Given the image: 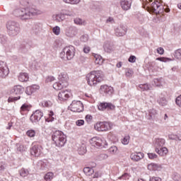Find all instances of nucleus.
<instances>
[{
  "label": "nucleus",
  "instance_id": "nucleus-1",
  "mask_svg": "<svg viewBox=\"0 0 181 181\" xmlns=\"http://www.w3.org/2000/svg\"><path fill=\"white\" fill-rule=\"evenodd\" d=\"M43 11L36 8L35 7H17L13 11V15L16 18H19L21 21H29L33 16L42 15Z\"/></svg>",
  "mask_w": 181,
  "mask_h": 181
},
{
  "label": "nucleus",
  "instance_id": "nucleus-2",
  "mask_svg": "<svg viewBox=\"0 0 181 181\" xmlns=\"http://www.w3.org/2000/svg\"><path fill=\"white\" fill-rule=\"evenodd\" d=\"M88 86L95 87L101 81H104V72L103 71H93L86 75Z\"/></svg>",
  "mask_w": 181,
  "mask_h": 181
},
{
  "label": "nucleus",
  "instance_id": "nucleus-3",
  "mask_svg": "<svg viewBox=\"0 0 181 181\" xmlns=\"http://www.w3.org/2000/svg\"><path fill=\"white\" fill-rule=\"evenodd\" d=\"M143 2V8L148 10V12H153L158 15V13H162L163 12V6L157 1H154L153 3L152 0H141Z\"/></svg>",
  "mask_w": 181,
  "mask_h": 181
},
{
  "label": "nucleus",
  "instance_id": "nucleus-4",
  "mask_svg": "<svg viewBox=\"0 0 181 181\" xmlns=\"http://www.w3.org/2000/svg\"><path fill=\"white\" fill-rule=\"evenodd\" d=\"M8 34L11 37H15L21 33V25L16 21H8L6 23Z\"/></svg>",
  "mask_w": 181,
  "mask_h": 181
},
{
  "label": "nucleus",
  "instance_id": "nucleus-5",
  "mask_svg": "<svg viewBox=\"0 0 181 181\" xmlns=\"http://www.w3.org/2000/svg\"><path fill=\"white\" fill-rule=\"evenodd\" d=\"M52 141L54 142L56 146L59 148L64 146L66 144V135L62 131H56L52 134Z\"/></svg>",
  "mask_w": 181,
  "mask_h": 181
},
{
  "label": "nucleus",
  "instance_id": "nucleus-6",
  "mask_svg": "<svg viewBox=\"0 0 181 181\" xmlns=\"http://www.w3.org/2000/svg\"><path fill=\"white\" fill-rule=\"evenodd\" d=\"M74 54H76V49L72 45H69L62 49L59 56L63 60H71L74 57Z\"/></svg>",
  "mask_w": 181,
  "mask_h": 181
},
{
  "label": "nucleus",
  "instance_id": "nucleus-7",
  "mask_svg": "<svg viewBox=\"0 0 181 181\" xmlns=\"http://www.w3.org/2000/svg\"><path fill=\"white\" fill-rule=\"evenodd\" d=\"M25 91V88L22 87L21 85H17L13 87L12 89V93L14 97H9L8 99V103H15V101H18V100H21V95L23 94Z\"/></svg>",
  "mask_w": 181,
  "mask_h": 181
},
{
  "label": "nucleus",
  "instance_id": "nucleus-8",
  "mask_svg": "<svg viewBox=\"0 0 181 181\" xmlns=\"http://www.w3.org/2000/svg\"><path fill=\"white\" fill-rule=\"evenodd\" d=\"M62 28H64L65 36L66 37H76L78 33V29L73 25H69V23H64Z\"/></svg>",
  "mask_w": 181,
  "mask_h": 181
},
{
  "label": "nucleus",
  "instance_id": "nucleus-9",
  "mask_svg": "<svg viewBox=\"0 0 181 181\" xmlns=\"http://www.w3.org/2000/svg\"><path fill=\"white\" fill-rule=\"evenodd\" d=\"M90 144L92 146H94L95 148H107V146H108L107 141H105L104 138L98 136L93 137L90 140Z\"/></svg>",
  "mask_w": 181,
  "mask_h": 181
},
{
  "label": "nucleus",
  "instance_id": "nucleus-10",
  "mask_svg": "<svg viewBox=\"0 0 181 181\" xmlns=\"http://www.w3.org/2000/svg\"><path fill=\"white\" fill-rule=\"evenodd\" d=\"M94 128L100 132L110 131L112 128V124L108 122H98L95 124Z\"/></svg>",
  "mask_w": 181,
  "mask_h": 181
},
{
  "label": "nucleus",
  "instance_id": "nucleus-11",
  "mask_svg": "<svg viewBox=\"0 0 181 181\" xmlns=\"http://www.w3.org/2000/svg\"><path fill=\"white\" fill-rule=\"evenodd\" d=\"M69 110L73 112H81L84 110V107L81 101L74 100L69 106Z\"/></svg>",
  "mask_w": 181,
  "mask_h": 181
},
{
  "label": "nucleus",
  "instance_id": "nucleus-12",
  "mask_svg": "<svg viewBox=\"0 0 181 181\" xmlns=\"http://www.w3.org/2000/svg\"><path fill=\"white\" fill-rule=\"evenodd\" d=\"M9 74V69L4 62H0V77L1 78H6Z\"/></svg>",
  "mask_w": 181,
  "mask_h": 181
},
{
  "label": "nucleus",
  "instance_id": "nucleus-13",
  "mask_svg": "<svg viewBox=\"0 0 181 181\" xmlns=\"http://www.w3.org/2000/svg\"><path fill=\"white\" fill-rule=\"evenodd\" d=\"M100 93L105 94V95H111L114 93V88L108 85H102L100 88Z\"/></svg>",
  "mask_w": 181,
  "mask_h": 181
},
{
  "label": "nucleus",
  "instance_id": "nucleus-14",
  "mask_svg": "<svg viewBox=\"0 0 181 181\" xmlns=\"http://www.w3.org/2000/svg\"><path fill=\"white\" fill-rule=\"evenodd\" d=\"M127 27H125V25H120L115 29V35L117 36V37H121L127 35Z\"/></svg>",
  "mask_w": 181,
  "mask_h": 181
},
{
  "label": "nucleus",
  "instance_id": "nucleus-15",
  "mask_svg": "<svg viewBox=\"0 0 181 181\" xmlns=\"http://www.w3.org/2000/svg\"><path fill=\"white\" fill-rule=\"evenodd\" d=\"M43 117V112L40 110H35V112L30 116V119L31 122L36 123L39 122Z\"/></svg>",
  "mask_w": 181,
  "mask_h": 181
},
{
  "label": "nucleus",
  "instance_id": "nucleus-16",
  "mask_svg": "<svg viewBox=\"0 0 181 181\" xmlns=\"http://www.w3.org/2000/svg\"><path fill=\"white\" fill-rule=\"evenodd\" d=\"M70 97H71V92L67 90H61L58 93V100H59V101H66Z\"/></svg>",
  "mask_w": 181,
  "mask_h": 181
},
{
  "label": "nucleus",
  "instance_id": "nucleus-17",
  "mask_svg": "<svg viewBox=\"0 0 181 181\" xmlns=\"http://www.w3.org/2000/svg\"><path fill=\"white\" fill-rule=\"evenodd\" d=\"M98 108L99 111H104V110H115V105H112V103H102L98 105Z\"/></svg>",
  "mask_w": 181,
  "mask_h": 181
},
{
  "label": "nucleus",
  "instance_id": "nucleus-18",
  "mask_svg": "<svg viewBox=\"0 0 181 181\" xmlns=\"http://www.w3.org/2000/svg\"><path fill=\"white\" fill-rule=\"evenodd\" d=\"M145 156V154L141 152L138 153H132L130 155V159L132 160H134V162H139L141 159H144V157Z\"/></svg>",
  "mask_w": 181,
  "mask_h": 181
},
{
  "label": "nucleus",
  "instance_id": "nucleus-19",
  "mask_svg": "<svg viewBox=\"0 0 181 181\" xmlns=\"http://www.w3.org/2000/svg\"><path fill=\"white\" fill-rule=\"evenodd\" d=\"M30 153L33 156H40L42 153V146L39 145L33 146L30 149Z\"/></svg>",
  "mask_w": 181,
  "mask_h": 181
},
{
  "label": "nucleus",
  "instance_id": "nucleus-20",
  "mask_svg": "<svg viewBox=\"0 0 181 181\" xmlns=\"http://www.w3.org/2000/svg\"><path fill=\"white\" fill-rule=\"evenodd\" d=\"M148 66L151 70L153 71H159L163 69V65L162 64H158L156 62H148Z\"/></svg>",
  "mask_w": 181,
  "mask_h": 181
},
{
  "label": "nucleus",
  "instance_id": "nucleus-21",
  "mask_svg": "<svg viewBox=\"0 0 181 181\" xmlns=\"http://www.w3.org/2000/svg\"><path fill=\"white\" fill-rule=\"evenodd\" d=\"M40 89V86L39 85H33L31 86H28L25 89V94L27 95H32L33 93L37 91V90Z\"/></svg>",
  "mask_w": 181,
  "mask_h": 181
},
{
  "label": "nucleus",
  "instance_id": "nucleus-22",
  "mask_svg": "<svg viewBox=\"0 0 181 181\" xmlns=\"http://www.w3.org/2000/svg\"><path fill=\"white\" fill-rule=\"evenodd\" d=\"M132 0H121L120 6L124 11H128L131 8Z\"/></svg>",
  "mask_w": 181,
  "mask_h": 181
},
{
  "label": "nucleus",
  "instance_id": "nucleus-23",
  "mask_svg": "<svg viewBox=\"0 0 181 181\" xmlns=\"http://www.w3.org/2000/svg\"><path fill=\"white\" fill-rule=\"evenodd\" d=\"M58 79L60 83H64L66 86H69V76L67 75V74L64 72L61 73L58 76Z\"/></svg>",
  "mask_w": 181,
  "mask_h": 181
},
{
  "label": "nucleus",
  "instance_id": "nucleus-24",
  "mask_svg": "<svg viewBox=\"0 0 181 181\" xmlns=\"http://www.w3.org/2000/svg\"><path fill=\"white\" fill-rule=\"evenodd\" d=\"M157 103L159 104L161 107H166L168 105V100L166 99V97L163 95V94H160L157 98Z\"/></svg>",
  "mask_w": 181,
  "mask_h": 181
},
{
  "label": "nucleus",
  "instance_id": "nucleus-25",
  "mask_svg": "<svg viewBox=\"0 0 181 181\" xmlns=\"http://www.w3.org/2000/svg\"><path fill=\"white\" fill-rule=\"evenodd\" d=\"M147 169L148 170H159L162 169V166H160V165H159V164H156L155 163H151L148 165Z\"/></svg>",
  "mask_w": 181,
  "mask_h": 181
},
{
  "label": "nucleus",
  "instance_id": "nucleus-26",
  "mask_svg": "<svg viewBox=\"0 0 181 181\" xmlns=\"http://www.w3.org/2000/svg\"><path fill=\"white\" fill-rule=\"evenodd\" d=\"M96 164L93 163L92 165V168L90 167H86L83 168V172L85 174L87 175V176H91L94 173V169L93 168H95Z\"/></svg>",
  "mask_w": 181,
  "mask_h": 181
},
{
  "label": "nucleus",
  "instance_id": "nucleus-27",
  "mask_svg": "<svg viewBox=\"0 0 181 181\" xmlns=\"http://www.w3.org/2000/svg\"><path fill=\"white\" fill-rule=\"evenodd\" d=\"M64 13H63V11H62L61 13L54 15L53 16V18L57 21V22H63V21H64V19H66L64 18Z\"/></svg>",
  "mask_w": 181,
  "mask_h": 181
},
{
  "label": "nucleus",
  "instance_id": "nucleus-28",
  "mask_svg": "<svg viewBox=\"0 0 181 181\" xmlns=\"http://www.w3.org/2000/svg\"><path fill=\"white\" fill-rule=\"evenodd\" d=\"M103 48L105 52H107V53H111L112 52H114V45L110 42L105 43Z\"/></svg>",
  "mask_w": 181,
  "mask_h": 181
},
{
  "label": "nucleus",
  "instance_id": "nucleus-29",
  "mask_svg": "<svg viewBox=\"0 0 181 181\" xmlns=\"http://www.w3.org/2000/svg\"><path fill=\"white\" fill-rule=\"evenodd\" d=\"M18 80L21 81V83H24L25 81H28L29 80V74L28 73H20L18 75Z\"/></svg>",
  "mask_w": 181,
  "mask_h": 181
},
{
  "label": "nucleus",
  "instance_id": "nucleus-30",
  "mask_svg": "<svg viewBox=\"0 0 181 181\" xmlns=\"http://www.w3.org/2000/svg\"><path fill=\"white\" fill-rule=\"evenodd\" d=\"M165 145V139H156L154 143V146L156 149L159 148Z\"/></svg>",
  "mask_w": 181,
  "mask_h": 181
},
{
  "label": "nucleus",
  "instance_id": "nucleus-31",
  "mask_svg": "<svg viewBox=\"0 0 181 181\" xmlns=\"http://www.w3.org/2000/svg\"><path fill=\"white\" fill-rule=\"evenodd\" d=\"M156 152L160 155V156H166L168 154V148L166 147H163L161 148H156Z\"/></svg>",
  "mask_w": 181,
  "mask_h": 181
},
{
  "label": "nucleus",
  "instance_id": "nucleus-32",
  "mask_svg": "<svg viewBox=\"0 0 181 181\" xmlns=\"http://www.w3.org/2000/svg\"><path fill=\"white\" fill-rule=\"evenodd\" d=\"M62 12L64 13V15L65 16H69V18H76V16H77L76 12L71 10L64 9V10H62Z\"/></svg>",
  "mask_w": 181,
  "mask_h": 181
},
{
  "label": "nucleus",
  "instance_id": "nucleus-33",
  "mask_svg": "<svg viewBox=\"0 0 181 181\" xmlns=\"http://www.w3.org/2000/svg\"><path fill=\"white\" fill-rule=\"evenodd\" d=\"M64 87H67L66 85H64V83H62L60 81L53 84V88H54V90H62V88H64Z\"/></svg>",
  "mask_w": 181,
  "mask_h": 181
},
{
  "label": "nucleus",
  "instance_id": "nucleus-34",
  "mask_svg": "<svg viewBox=\"0 0 181 181\" xmlns=\"http://www.w3.org/2000/svg\"><path fill=\"white\" fill-rule=\"evenodd\" d=\"M54 178V173L53 172H48L44 176V179L45 181H52Z\"/></svg>",
  "mask_w": 181,
  "mask_h": 181
},
{
  "label": "nucleus",
  "instance_id": "nucleus-35",
  "mask_svg": "<svg viewBox=\"0 0 181 181\" xmlns=\"http://www.w3.org/2000/svg\"><path fill=\"white\" fill-rule=\"evenodd\" d=\"M74 23H75V25H78L79 26H84L86 25V21L80 18H76L74 19Z\"/></svg>",
  "mask_w": 181,
  "mask_h": 181
},
{
  "label": "nucleus",
  "instance_id": "nucleus-36",
  "mask_svg": "<svg viewBox=\"0 0 181 181\" xmlns=\"http://www.w3.org/2000/svg\"><path fill=\"white\" fill-rule=\"evenodd\" d=\"M94 57L95 64H103V63H104V59L100 55L95 54Z\"/></svg>",
  "mask_w": 181,
  "mask_h": 181
},
{
  "label": "nucleus",
  "instance_id": "nucleus-37",
  "mask_svg": "<svg viewBox=\"0 0 181 181\" xmlns=\"http://www.w3.org/2000/svg\"><path fill=\"white\" fill-rule=\"evenodd\" d=\"M64 4H68L69 5H78L81 0H62Z\"/></svg>",
  "mask_w": 181,
  "mask_h": 181
},
{
  "label": "nucleus",
  "instance_id": "nucleus-38",
  "mask_svg": "<svg viewBox=\"0 0 181 181\" xmlns=\"http://www.w3.org/2000/svg\"><path fill=\"white\" fill-rule=\"evenodd\" d=\"M86 152H87V147L86 146V144H82L81 146L78 148L79 155H84Z\"/></svg>",
  "mask_w": 181,
  "mask_h": 181
},
{
  "label": "nucleus",
  "instance_id": "nucleus-39",
  "mask_svg": "<svg viewBox=\"0 0 181 181\" xmlns=\"http://www.w3.org/2000/svg\"><path fill=\"white\" fill-rule=\"evenodd\" d=\"M33 30L35 35H38V33H40V32H42V24H36L33 28Z\"/></svg>",
  "mask_w": 181,
  "mask_h": 181
},
{
  "label": "nucleus",
  "instance_id": "nucleus-40",
  "mask_svg": "<svg viewBox=\"0 0 181 181\" xmlns=\"http://www.w3.org/2000/svg\"><path fill=\"white\" fill-rule=\"evenodd\" d=\"M162 78H154L153 79V84L156 87H162Z\"/></svg>",
  "mask_w": 181,
  "mask_h": 181
},
{
  "label": "nucleus",
  "instance_id": "nucleus-41",
  "mask_svg": "<svg viewBox=\"0 0 181 181\" xmlns=\"http://www.w3.org/2000/svg\"><path fill=\"white\" fill-rule=\"evenodd\" d=\"M29 106L26 104H23L21 107V110H20V112L22 115H23V112H25V111H29Z\"/></svg>",
  "mask_w": 181,
  "mask_h": 181
},
{
  "label": "nucleus",
  "instance_id": "nucleus-42",
  "mask_svg": "<svg viewBox=\"0 0 181 181\" xmlns=\"http://www.w3.org/2000/svg\"><path fill=\"white\" fill-rule=\"evenodd\" d=\"M60 30L61 29L59 25H56L52 28V33H54V35H55L56 36H59V35H60Z\"/></svg>",
  "mask_w": 181,
  "mask_h": 181
},
{
  "label": "nucleus",
  "instance_id": "nucleus-43",
  "mask_svg": "<svg viewBox=\"0 0 181 181\" xmlns=\"http://www.w3.org/2000/svg\"><path fill=\"white\" fill-rule=\"evenodd\" d=\"M131 139V137L127 135V136H125L122 139V144L123 145H128V144H129V141Z\"/></svg>",
  "mask_w": 181,
  "mask_h": 181
},
{
  "label": "nucleus",
  "instance_id": "nucleus-44",
  "mask_svg": "<svg viewBox=\"0 0 181 181\" xmlns=\"http://www.w3.org/2000/svg\"><path fill=\"white\" fill-rule=\"evenodd\" d=\"M139 88L143 91H148V90H151V87L148 84H141L139 86Z\"/></svg>",
  "mask_w": 181,
  "mask_h": 181
},
{
  "label": "nucleus",
  "instance_id": "nucleus-45",
  "mask_svg": "<svg viewBox=\"0 0 181 181\" xmlns=\"http://www.w3.org/2000/svg\"><path fill=\"white\" fill-rule=\"evenodd\" d=\"M148 115L151 118H153V117L158 115V112L155 109H151L148 111Z\"/></svg>",
  "mask_w": 181,
  "mask_h": 181
},
{
  "label": "nucleus",
  "instance_id": "nucleus-46",
  "mask_svg": "<svg viewBox=\"0 0 181 181\" xmlns=\"http://www.w3.org/2000/svg\"><path fill=\"white\" fill-rule=\"evenodd\" d=\"M20 175L23 177H26V176H28V175H29V171L25 168H23L20 170Z\"/></svg>",
  "mask_w": 181,
  "mask_h": 181
},
{
  "label": "nucleus",
  "instance_id": "nucleus-47",
  "mask_svg": "<svg viewBox=\"0 0 181 181\" xmlns=\"http://www.w3.org/2000/svg\"><path fill=\"white\" fill-rule=\"evenodd\" d=\"M6 42H8V37L0 35V43H1V45H5Z\"/></svg>",
  "mask_w": 181,
  "mask_h": 181
},
{
  "label": "nucleus",
  "instance_id": "nucleus-48",
  "mask_svg": "<svg viewBox=\"0 0 181 181\" xmlns=\"http://www.w3.org/2000/svg\"><path fill=\"white\" fill-rule=\"evenodd\" d=\"M110 153H112V155H115L117 152H118V148L117 146H113L109 148Z\"/></svg>",
  "mask_w": 181,
  "mask_h": 181
},
{
  "label": "nucleus",
  "instance_id": "nucleus-49",
  "mask_svg": "<svg viewBox=\"0 0 181 181\" xmlns=\"http://www.w3.org/2000/svg\"><path fill=\"white\" fill-rule=\"evenodd\" d=\"M174 56H175V59L180 60L181 59V49H177L175 52Z\"/></svg>",
  "mask_w": 181,
  "mask_h": 181
},
{
  "label": "nucleus",
  "instance_id": "nucleus-50",
  "mask_svg": "<svg viewBox=\"0 0 181 181\" xmlns=\"http://www.w3.org/2000/svg\"><path fill=\"white\" fill-rule=\"evenodd\" d=\"M40 105L42 107H50L52 105V103L47 100H43Z\"/></svg>",
  "mask_w": 181,
  "mask_h": 181
},
{
  "label": "nucleus",
  "instance_id": "nucleus-51",
  "mask_svg": "<svg viewBox=\"0 0 181 181\" xmlns=\"http://www.w3.org/2000/svg\"><path fill=\"white\" fill-rule=\"evenodd\" d=\"M27 135L30 138H33L35 135H36V132H35V130H28L27 132Z\"/></svg>",
  "mask_w": 181,
  "mask_h": 181
},
{
  "label": "nucleus",
  "instance_id": "nucleus-52",
  "mask_svg": "<svg viewBox=\"0 0 181 181\" xmlns=\"http://www.w3.org/2000/svg\"><path fill=\"white\" fill-rule=\"evenodd\" d=\"M54 80H56V78H54V76H47L45 78V83H52L54 81Z\"/></svg>",
  "mask_w": 181,
  "mask_h": 181
},
{
  "label": "nucleus",
  "instance_id": "nucleus-53",
  "mask_svg": "<svg viewBox=\"0 0 181 181\" xmlns=\"http://www.w3.org/2000/svg\"><path fill=\"white\" fill-rule=\"evenodd\" d=\"M175 103L177 107H180L181 108V95L176 98Z\"/></svg>",
  "mask_w": 181,
  "mask_h": 181
},
{
  "label": "nucleus",
  "instance_id": "nucleus-54",
  "mask_svg": "<svg viewBox=\"0 0 181 181\" xmlns=\"http://www.w3.org/2000/svg\"><path fill=\"white\" fill-rule=\"evenodd\" d=\"M148 158L153 160V159H156L158 158V155H156L153 153H148Z\"/></svg>",
  "mask_w": 181,
  "mask_h": 181
},
{
  "label": "nucleus",
  "instance_id": "nucleus-55",
  "mask_svg": "<svg viewBox=\"0 0 181 181\" xmlns=\"http://www.w3.org/2000/svg\"><path fill=\"white\" fill-rule=\"evenodd\" d=\"M76 125L77 127H83V125H84V120L83 119L76 120Z\"/></svg>",
  "mask_w": 181,
  "mask_h": 181
},
{
  "label": "nucleus",
  "instance_id": "nucleus-56",
  "mask_svg": "<svg viewBox=\"0 0 181 181\" xmlns=\"http://www.w3.org/2000/svg\"><path fill=\"white\" fill-rule=\"evenodd\" d=\"M99 159L100 160H105V159H108V155L105 153H102L99 156Z\"/></svg>",
  "mask_w": 181,
  "mask_h": 181
},
{
  "label": "nucleus",
  "instance_id": "nucleus-57",
  "mask_svg": "<svg viewBox=\"0 0 181 181\" xmlns=\"http://www.w3.org/2000/svg\"><path fill=\"white\" fill-rule=\"evenodd\" d=\"M128 61L129 62V63H135V62H136V57L131 55Z\"/></svg>",
  "mask_w": 181,
  "mask_h": 181
},
{
  "label": "nucleus",
  "instance_id": "nucleus-58",
  "mask_svg": "<svg viewBox=\"0 0 181 181\" xmlns=\"http://www.w3.org/2000/svg\"><path fill=\"white\" fill-rule=\"evenodd\" d=\"M156 60H158V62H163L164 63H166V62L170 60V59L165 57H158L156 58Z\"/></svg>",
  "mask_w": 181,
  "mask_h": 181
},
{
  "label": "nucleus",
  "instance_id": "nucleus-59",
  "mask_svg": "<svg viewBox=\"0 0 181 181\" xmlns=\"http://www.w3.org/2000/svg\"><path fill=\"white\" fill-rule=\"evenodd\" d=\"M132 74H134V71L131 69H128L125 73L126 77H132Z\"/></svg>",
  "mask_w": 181,
  "mask_h": 181
},
{
  "label": "nucleus",
  "instance_id": "nucleus-60",
  "mask_svg": "<svg viewBox=\"0 0 181 181\" xmlns=\"http://www.w3.org/2000/svg\"><path fill=\"white\" fill-rule=\"evenodd\" d=\"M173 180H175V181H179L180 180V175L177 174V173H175L173 175Z\"/></svg>",
  "mask_w": 181,
  "mask_h": 181
},
{
  "label": "nucleus",
  "instance_id": "nucleus-61",
  "mask_svg": "<svg viewBox=\"0 0 181 181\" xmlns=\"http://www.w3.org/2000/svg\"><path fill=\"white\" fill-rule=\"evenodd\" d=\"M81 42H87L88 40V35H83L81 37Z\"/></svg>",
  "mask_w": 181,
  "mask_h": 181
},
{
  "label": "nucleus",
  "instance_id": "nucleus-62",
  "mask_svg": "<svg viewBox=\"0 0 181 181\" xmlns=\"http://www.w3.org/2000/svg\"><path fill=\"white\" fill-rule=\"evenodd\" d=\"M157 53H158V54H163V53H165V49H163V47H158L157 49Z\"/></svg>",
  "mask_w": 181,
  "mask_h": 181
},
{
  "label": "nucleus",
  "instance_id": "nucleus-63",
  "mask_svg": "<svg viewBox=\"0 0 181 181\" xmlns=\"http://www.w3.org/2000/svg\"><path fill=\"white\" fill-rule=\"evenodd\" d=\"M150 181H162V179L159 177H153L150 178Z\"/></svg>",
  "mask_w": 181,
  "mask_h": 181
},
{
  "label": "nucleus",
  "instance_id": "nucleus-64",
  "mask_svg": "<svg viewBox=\"0 0 181 181\" xmlns=\"http://www.w3.org/2000/svg\"><path fill=\"white\" fill-rule=\"evenodd\" d=\"M114 23V18L112 17H109L106 20V23Z\"/></svg>",
  "mask_w": 181,
  "mask_h": 181
}]
</instances>
